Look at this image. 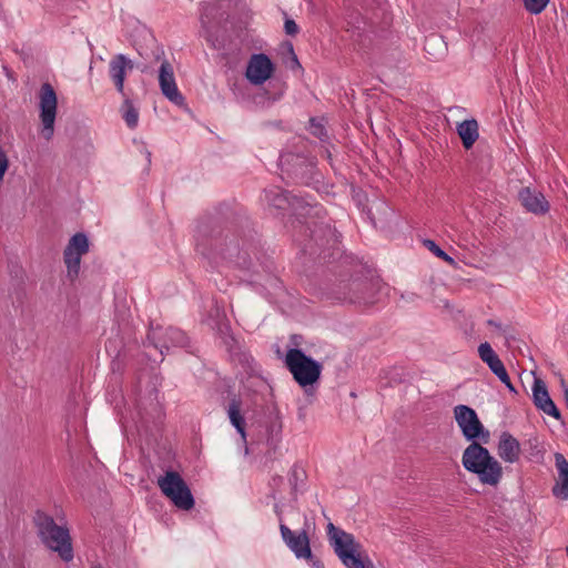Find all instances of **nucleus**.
I'll return each instance as SVG.
<instances>
[{"label": "nucleus", "instance_id": "a878e982", "mask_svg": "<svg viewBox=\"0 0 568 568\" xmlns=\"http://www.w3.org/2000/svg\"><path fill=\"white\" fill-rule=\"evenodd\" d=\"M122 116L130 129L136 128L139 122V111L129 98H125L123 101Z\"/></svg>", "mask_w": 568, "mask_h": 568}, {"label": "nucleus", "instance_id": "a211bd4d", "mask_svg": "<svg viewBox=\"0 0 568 568\" xmlns=\"http://www.w3.org/2000/svg\"><path fill=\"white\" fill-rule=\"evenodd\" d=\"M133 62L125 54L118 53L109 62V77L116 91L125 97L124 80L126 72L133 69Z\"/></svg>", "mask_w": 568, "mask_h": 568}, {"label": "nucleus", "instance_id": "20e7f679", "mask_svg": "<svg viewBox=\"0 0 568 568\" xmlns=\"http://www.w3.org/2000/svg\"><path fill=\"white\" fill-rule=\"evenodd\" d=\"M34 524L43 545L57 552L64 562H70L74 552L69 529L65 526H59L51 516L42 511H37Z\"/></svg>", "mask_w": 568, "mask_h": 568}, {"label": "nucleus", "instance_id": "6e6552de", "mask_svg": "<svg viewBox=\"0 0 568 568\" xmlns=\"http://www.w3.org/2000/svg\"><path fill=\"white\" fill-rule=\"evenodd\" d=\"M158 486L179 509L190 510L194 507L193 495L179 473L166 471L163 477L158 479Z\"/></svg>", "mask_w": 568, "mask_h": 568}, {"label": "nucleus", "instance_id": "cd10ccee", "mask_svg": "<svg viewBox=\"0 0 568 568\" xmlns=\"http://www.w3.org/2000/svg\"><path fill=\"white\" fill-rule=\"evenodd\" d=\"M308 131L312 135L320 139L321 141H326L328 138V134H327V131H326L324 124L316 118H311Z\"/></svg>", "mask_w": 568, "mask_h": 568}, {"label": "nucleus", "instance_id": "f8f14e48", "mask_svg": "<svg viewBox=\"0 0 568 568\" xmlns=\"http://www.w3.org/2000/svg\"><path fill=\"white\" fill-rule=\"evenodd\" d=\"M280 166L282 173L286 174L297 184L310 185L313 180L314 165L300 154H282L280 156Z\"/></svg>", "mask_w": 568, "mask_h": 568}, {"label": "nucleus", "instance_id": "39448f33", "mask_svg": "<svg viewBox=\"0 0 568 568\" xmlns=\"http://www.w3.org/2000/svg\"><path fill=\"white\" fill-rule=\"evenodd\" d=\"M284 363L294 381L306 393H308V387H313L321 378L323 365L300 348H290Z\"/></svg>", "mask_w": 568, "mask_h": 568}, {"label": "nucleus", "instance_id": "473e14b6", "mask_svg": "<svg viewBox=\"0 0 568 568\" xmlns=\"http://www.w3.org/2000/svg\"><path fill=\"white\" fill-rule=\"evenodd\" d=\"M499 378V381L511 392V393H517L515 386L513 385L510 378H509V375L507 373V371L503 372L501 374H499L497 376Z\"/></svg>", "mask_w": 568, "mask_h": 568}, {"label": "nucleus", "instance_id": "f704fd0d", "mask_svg": "<svg viewBox=\"0 0 568 568\" xmlns=\"http://www.w3.org/2000/svg\"><path fill=\"white\" fill-rule=\"evenodd\" d=\"M206 40L211 43L212 48L215 50H221L223 48L222 42L217 38H214L212 34H209Z\"/></svg>", "mask_w": 568, "mask_h": 568}, {"label": "nucleus", "instance_id": "7c9ffc66", "mask_svg": "<svg viewBox=\"0 0 568 568\" xmlns=\"http://www.w3.org/2000/svg\"><path fill=\"white\" fill-rule=\"evenodd\" d=\"M284 30L288 36H295L298 32V26L292 19H286L284 22Z\"/></svg>", "mask_w": 568, "mask_h": 568}, {"label": "nucleus", "instance_id": "423d86ee", "mask_svg": "<svg viewBox=\"0 0 568 568\" xmlns=\"http://www.w3.org/2000/svg\"><path fill=\"white\" fill-rule=\"evenodd\" d=\"M310 529L311 524L306 516H304V525L301 530H292L284 523L280 525L282 540L296 559L305 560L312 568H324L322 560L312 552Z\"/></svg>", "mask_w": 568, "mask_h": 568}, {"label": "nucleus", "instance_id": "bb28decb", "mask_svg": "<svg viewBox=\"0 0 568 568\" xmlns=\"http://www.w3.org/2000/svg\"><path fill=\"white\" fill-rule=\"evenodd\" d=\"M306 480V473L305 470L300 467L298 465H294L291 470H290V474H288V481H290V485H291V488H292V493L293 494H296L297 490H298V487L301 485H304Z\"/></svg>", "mask_w": 568, "mask_h": 568}, {"label": "nucleus", "instance_id": "1a4fd4ad", "mask_svg": "<svg viewBox=\"0 0 568 568\" xmlns=\"http://www.w3.org/2000/svg\"><path fill=\"white\" fill-rule=\"evenodd\" d=\"M454 418L468 442L488 443L489 432L485 429L475 409L467 405H457L454 407Z\"/></svg>", "mask_w": 568, "mask_h": 568}, {"label": "nucleus", "instance_id": "9b49d317", "mask_svg": "<svg viewBox=\"0 0 568 568\" xmlns=\"http://www.w3.org/2000/svg\"><path fill=\"white\" fill-rule=\"evenodd\" d=\"M58 98L53 87L44 82L39 91L40 121L42 124V136L50 140L54 132Z\"/></svg>", "mask_w": 568, "mask_h": 568}, {"label": "nucleus", "instance_id": "c85d7f7f", "mask_svg": "<svg viewBox=\"0 0 568 568\" xmlns=\"http://www.w3.org/2000/svg\"><path fill=\"white\" fill-rule=\"evenodd\" d=\"M424 245L435 254V256L444 260L450 265L455 264V260L449 256L444 250H442L433 240H425Z\"/></svg>", "mask_w": 568, "mask_h": 568}, {"label": "nucleus", "instance_id": "412c9836", "mask_svg": "<svg viewBox=\"0 0 568 568\" xmlns=\"http://www.w3.org/2000/svg\"><path fill=\"white\" fill-rule=\"evenodd\" d=\"M498 456L506 463H516L520 455V444L510 433L503 432L497 445Z\"/></svg>", "mask_w": 568, "mask_h": 568}, {"label": "nucleus", "instance_id": "e433bc0d", "mask_svg": "<svg viewBox=\"0 0 568 568\" xmlns=\"http://www.w3.org/2000/svg\"><path fill=\"white\" fill-rule=\"evenodd\" d=\"M291 52L293 54V64L296 65L297 68H301V64L298 62V59L297 57L295 55L294 51H293V47L291 45Z\"/></svg>", "mask_w": 568, "mask_h": 568}, {"label": "nucleus", "instance_id": "aec40b11", "mask_svg": "<svg viewBox=\"0 0 568 568\" xmlns=\"http://www.w3.org/2000/svg\"><path fill=\"white\" fill-rule=\"evenodd\" d=\"M519 200L523 206L534 214H545L549 211V203L541 192L524 187L519 191Z\"/></svg>", "mask_w": 568, "mask_h": 568}, {"label": "nucleus", "instance_id": "a19ab883", "mask_svg": "<svg viewBox=\"0 0 568 568\" xmlns=\"http://www.w3.org/2000/svg\"><path fill=\"white\" fill-rule=\"evenodd\" d=\"M567 555H568V547L566 548Z\"/></svg>", "mask_w": 568, "mask_h": 568}, {"label": "nucleus", "instance_id": "dca6fc26", "mask_svg": "<svg viewBox=\"0 0 568 568\" xmlns=\"http://www.w3.org/2000/svg\"><path fill=\"white\" fill-rule=\"evenodd\" d=\"M275 65L265 53H254L251 55L245 77L253 85L265 83L273 74Z\"/></svg>", "mask_w": 568, "mask_h": 568}, {"label": "nucleus", "instance_id": "ea45409f", "mask_svg": "<svg viewBox=\"0 0 568 568\" xmlns=\"http://www.w3.org/2000/svg\"><path fill=\"white\" fill-rule=\"evenodd\" d=\"M91 568H103L101 565H94Z\"/></svg>", "mask_w": 568, "mask_h": 568}, {"label": "nucleus", "instance_id": "c9c22d12", "mask_svg": "<svg viewBox=\"0 0 568 568\" xmlns=\"http://www.w3.org/2000/svg\"><path fill=\"white\" fill-rule=\"evenodd\" d=\"M274 511H275V514L278 517L280 524L283 523L282 510H281V508H280V506L277 504L274 506Z\"/></svg>", "mask_w": 568, "mask_h": 568}, {"label": "nucleus", "instance_id": "7ed1b4c3", "mask_svg": "<svg viewBox=\"0 0 568 568\" xmlns=\"http://www.w3.org/2000/svg\"><path fill=\"white\" fill-rule=\"evenodd\" d=\"M464 468L484 485L497 486L503 477L500 463L478 442L470 443L462 456Z\"/></svg>", "mask_w": 568, "mask_h": 568}, {"label": "nucleus", "instance_id": "393cba45", "mask_svg": "<svg viewBox=\"0 0 568 568\" xmlns=\"http://www.w3.org/2000/svg\"><path fill=\"white\" fill-rule=\"evenodd\" d=\"M241 405L242 403L239 398H232L227 407V415L231 424L235 427L236 432L241 435L243 439H245V419L241 413Z\"/></svg>", "mask_w": 568, "mask_h": 568}, {"label": "nucleus", "instance_id": "c756f323", "mask_svg": "<svg viewBox=\"0 0 568 568\" xmlns=\"http://www.w3.org/2000/svg\"><path fill=\"white\" fill-rule=\"evenodd\" d=\"M550 0H523L525 9L531 14L541 13Z\"/></svg>", "mask_w": 568, "mask_h": 568}, {"label": "nucleus", "instance_id": "0eeeda50", "mask_svg": "<svg viewBox=\"0 0 568 568\" xmlns=\"http://www.w3.org/2000/svg\"><path fill=\"white\" fill-rule=\"evenodd\" d=\"M264 200L270 206L276 210H291L293 214L305 219L310 216L311 211H314V214L318 216L323 210L322 206L317 204L313 205L307 197L292 194L280 186L266 189L264 191Z\"/></svg>", "mask_w": 568, "mask_h": 568}, {"label": "nucleus", "instance_id": "4c0bfd02", "mask_svg": "<svg viewBox=\"0 0 568 568\" xmlns=\"http://www.w3.org/2000/svg\"><path fill=\"white\" fill-rule=\"evenodd\" d=\"M565 400L567 403V406H568V387L565 388Z\"/></svg>", "mask_w": 568, "mask_h": 568}, {"label": "nucleus", "instance_id": "2eb2a0df", "mask_svg": "<svg viewBox=\"0 0 568 568\" xmlns=\"http://www.w3.org/2000/svg\"><path fill=\"white\" fill-rule=\"evenodd\" d=\"M339 300L357 305H371L375 302L374 284L367 278H353L344 284Z\"/></svg>", "mask_w": 568, "mask_h": 568}, {"label": "nucleus", "instance_id": "ddd939ff", "mask_svg": "<svg viewBox=\"0 0 568 568\" xmlns=\"http://www.w3.org/2000/svg\"><path fill=\"white\" fill-rule=\"evenodd\" d=\"M300 227L301 231H304L305 233L310 232V240L308 243H304V250H310L311 253H315L313 245L311 244L312 242H314V244L318 247H333L338 242V237L341 236L329 223H316L306 220L301 224Z\"/></svg>", "mask_w": 568, "mask_h": 568}, {"label": "nucleus", "instance_id": "4468645a", "mask_svg": "<svg viewBox=\"0 0 568 568\" xmlns=\"http://www.w3.org/2000/svg\"><path fill=\"white\" fill-rule=\"evenodd\" d=\"M89 252L88 236L82 233H75L70 240L63 252V261L68 270V276L73 280L79 275L82 255Z\"/></svg>", "mask_w": 568, "mask_h": 568}, {"label": "nucleus", "instance_id": "f03ea898", "mask_svg": "<svg viewBox=\"0 0 568 568\" xmlns=\"http://www.w3.org/2000/svg\"><path fill=\"white\" fill-rule=\"evenodd\" d=\"M326 535L329 546L346 568H375L353 534L336 527L333 523H328Z\"/></svg>", "mask_w": 568, "mask_h": 568}, {"label": "nucleus", "instance_id": "5701e85b", "mask_svg": "<svg viewBox=\"0 0 568 568\" xmlns=\"http://www.w3.org/2000/svg\"><path fill=\"white\" fill-rule=\"evenodd\" d=\"M478 355L496 376L506 371L504 363L488 342L481 343L478 346Z\"/></svg>", "mask_w": 568, "mask_h": 568}, {"label": "nucleus", "instance_id": "58836bf2", "mask_svg": "<svg viewBox=\"0 0 568 568\" xmlns=\"http://www.w3.org/2000/svg\"><path fill=\"white\" fill-rule=\"evenodd\" d=\"M432 41H438V39L436 37H434V38H430L427 40V42H432Z\"/></svg>", "mask_w": 568, "mask_h": 568}, {"label": "nucleus", "instance_id": "b1692460", "mask_svg": "<svg viewBox=\"0 0 568 568\" xmlns=\"http://www.w3.org/2000/svg\"><path fill=\"white\" fill-rule=\"evenodd\" d=\"M456 130L466 150H469L479 136L478 123L475 119L458 123Z\"/></svg>", "mask_w": 568, "mask_h": 568}, {"label": "nucleus", "instance_id": "2f4dec72", "mask_svg": "<svg viewBox=\"0 0 568 568\" xmlns=\"http://www.w3.org/2000/svg\"><path fill=\"white\" fill-rule=\"evenodd\" d=\"M239 361L246 365L248 369L254 371V366L256 365V363L250 354L241 353L239 355Z\"/></svg>", "mask_w": 568, "mask_h": 568}, {"label": "nucleus", "instance_id": "f257e3e1", "mask_svg": "<svg viewBox=\"0 0 568 568\" xmlns=\"http://www.w3.org/2000/svg\"><path fill=\"white\" fill-rule=\"evenodd\" d=\"M195 239L196 251L214 264L217 265L221 260L241 268L250 267V243L246 240H242L240 246L237 239H230L229 234L222 236L220 231H209V225L204 223L199 224Z\"/></svg>", "mask_w": 568, "mask_h": 568}, {"label": "nucleus", "instance_id": "4be33fe9", "mask_svg": "<svg viewBox=\"0 0 568 568\" xmlns=\"http://www.w3.org/2000/svg\"><path fill=\"white\" fill-rule=\"evenodd\" d=\"M555 466L558 480L552 486V495L562 500L568 499V460L561 453H555Z\"/></svg>", "mask_w": 568, "mask_h": 568}, {"label": "nucleus", "instance_id": "6ab92c4d", "mask_svg": "<svg viewBox=\"0 0 568 568\" xmlns=\"http://www.w3.org/2000/svg\"><path fill=\"white\" fill-rule=\"evenodd\" d=\"M532 402L539 410L544 412L545 414L556 419H560L561 414L559 409L555 405L554 400L550 398L545 382L539 378H535L534 381Z\"/></svg>", "mask_w": 568, "mask_h": 568}, {"label": "nucleus", "instance_id": "f3484780", "mask_svg": "<svg viewBox=\"0 0 568 568\" xmlns=\"http://www.w3.org/2000/svg\"><path fill=\"white\" fill-rule=\"evenodd\" d=\"M159 84L162 94L175 105H183L185 103L184 97L178 89L173 67L168 60L161 62L159 69Z\"/></svg>", "mask_w": 568, "mask_h": 568}, {"label": "nucleus", "instance_id": "9d476101", "mask_svg": "<svg viewBox=\"0 0 568 568\" xmlns=\"http://www.w3.org/2000/svg\"><path fill=\"white\" fill-rule=\"evenodd\" d=\"M150 346L159 351L161 361H163L164 351H169L170 347L189 346V337L183 331L176 327H155L150 329L146 337L145 347Z\"/></svg>", "mask_w": 568, "mask_h": 568}, {"label": "nucleus", "instance_id": "72a5a7b5", "mask_svg": "<svg viewBox=\"0 0 568 568\" xmlns=\"http://www.w3.org/2000/svg\"><path fill=\"white\" fill-rule=\"evenodd\" d=\"M8 165H9L8 158H7L6 153L2 151V149L0 148V181H2L3 175H4L6 171L8 170Z\"/></svg>", "mask_w": 568, "mask_h": 568}]
</instances>
